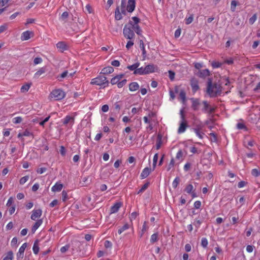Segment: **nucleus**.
Returning a JSON list of instances; mask_svg holds the SVG:
<instances>
[{
    "instance_id": "nucleus-31",
    "label": "nucleus",
    "mask_w": 260,
    "mask_h": 260,
    "mask_svg": "<svg viewBox=\"0 0 260 260\" xmlns=\"http://www.w3.org/2000/svg\"><path fill=\"white\" fill-rule=\"evenodd\" d=\"M144 67L138 68L137 70L134 72L135 75H146Z\"/></svg>"
},
{
    "instance_id": "nucleus-7",
    "label": "nucleus",
    "mask_w": 260,
    "mask_h": 260,
    "mask_svg": "<svg viewBox=\"0 0 260 260\" xmlns=\"http://www.w3.org/2000/svg\"><path fill=\"white\" fill-rule=\"evenodd\" d=\"M181 121L180 123L178 129V134H182L184 133L188 127V125L187 123V121L185 119L184 115L183 114L182 111H181Z\"/></svg>"
},
{
    "instance_id": "nucleus-26",
    "label": "nucleus",
    "mask_w": 260,
    "mask_h": 260,
    "mask_svg": "<svg viewBox=\"0 0 260 260\" xmlns=\"http://www.w3.org/2000/svg\"><path fill=\"white\" fill-rule=\"evenodd\" d=\"M63 188V185L61 183H56L51 188L53 192L60 191Z\"/></svg>"
},
{
    "instance_id": "nucleus-14",
    "label": "nucleus",
    "mask_w": 260,
    "mask_h": 260,
    "mask_svg": "<svg viewBox=\"0 0 260 260\" xmlns=\"http://www.w3.org/2000/svg\"><path fill=\"white\" fill-rule=\"evenodd\" d=\"M136 7L135 0H128L126 6V10L128 12H132L135 10Z\"/></svg>"
},
{
    "instance_id": "nucleus-64",
    "label": "nucleus",
    "mask_w": 260,
    "mask_h": 260,
    "mask_svg": "<svg viewBox=\"0 0 260 260\" xmlns=\"http://www.w3.org/2000/svg\"><path fill=\"white\" fill-rule=\"evenodd\" d=\"M111 64L114 67H118L120 66V62L117 60H114L111 62Z\"/></svg>"
},
{
    "instance_id": "nucleus-53",
    "label": "nucleus",
    "mask_w": 260,
    "mask_h": 260,
    "mask_svg": "<svg viewBox=\"0 0 260 260\" xmlns=\"http://www.w3.org/2000/svg\"><path fill=\"white\" fill-rule=\"evenodd\" d=\"M221 63L218 61H213L212 63V66L213 68H218L221 66Z\"/></svg>"
},
{
    "instance_id": "nucleus-11",
    "label": "nucleus",
    "mask_w": 260,
    "mask_h": 260,
    "mask_svg": "<svg viewBox=\"0 0 260 260\" xmlns=\"http://www.w3.org/2000/svg\"><path fill=\"white\" fill-rule=\"evenodd\" d=\"M202 125L201 123L199 124H197V127L193 129V132L195 133L196 136L198 137L200 139L203 138L204 133L201 132V130L202 128Z\"/></svg>"
},
{
    "instance_id": "nucleus-52",
    "label": "nucleus",
    "mask_w": 260,
    "mask_h": 260,
    "mask_svg": "<svg viewBox=\"0 0 260 260\" xmlns=\"http://www.w3.org/2000/svg\"><path fill=\"white\" fill-rule=\"evenodd\" d=\"M158 160V153H156L154 154L153 158V166L154 168L156 167L157 162Z\"/></svg>"
},
{
    "instance_id": "nucleus-44",
    "label": "nucleus",
    "mask_w": 260,
    "mask_h": 260,
    "mask_svg": "<svg viewBox=\"0 0 260 260\" xmlns=\"http://www.w3.org/2000/svg\"><path fill=\"white\" fill-rule=\"evenodd\" d=\"M68 17H69V13L68 12H64L62 13V14L60 17V19L61 21H66V19L68 18Z\"/></svg>"
},
{
    "instance_id": "nucleus-29",
    "label": "nucleus",
    "mask_w": 260,
    "mask_h": 260,
    "mask_svg": "<svg viewBox=\"0 0 260 260\" xmlns=\"http://www.w3.org/2000/svg\"><path fill=\"white\" fill-rule=\"evenodd\" d=\"M179 99L181 101L182 103L186 102V92L184 90H181L180 91Z\"/></svg>"
},
{
    "instance_id": "nucleus-2",
    "label": "nucleus",
    "mask_w": 260,
    "mask_h": 260,
    "mask_svg": "<svg viewBox=\"0 0 260 260\" xmlns=\"http://www.w3.org/2000/svg\"><path fill=\"white\" fill-rule=\"evenodd\" d=\"M221 91V88L219 85L216 83H212L211 80L208 81L207 92L210 97L216 96Z\"/></svg>"
},
{
    "instance_id": "nucleus-48",
    "label": "nucleus",
    "mask_w": 260,
    "mask_h": 260,
    "mask_svg": "<svg viewBox=\"0 0 260 260\" xmlns=\"http://www.w3.org/2000/svg\"><path fill=\"white\" fill-rule=\"evenodd\" d=\"M158 240V235L157 234L155 233L152 234L150 238V242L151 243H154Z\"/></svg>"
},
{
    "instance_id": "nucleus-6",
    "label": "nucleus",
    "mask_w": 260,
    "mask_h": 260,
    "mask_svg": "<svg viewBox=\"0 0 260 260\" xmlns=\"http://www.w3.org/2000/svg\"><path fill=\"white\" fill-rule=\"evenodd\" d=\"M65 96V92L60 89L53 90L50 95V98L55 101L61 100L63 99Z\"/></svg>"
},
{
    "instance_id": "nucleus-27",
    "label": "nucleus",
    "mask_w": 260,
    "mask_h": 260,
    "mask_svg": "<svg viewBox=\"0 0 260 260\" xmlns=\"http://www.w3.org/2000/svg\"><path fill=\"white\" fill-rule=\"evenodd\" d=\"M69 72L68 71H63L60 75H58L56 77L59 81H62L63 79L65 78H68Z\"/></svg>"
},
{
    "instance_id": "nucleus-28",
    "label": "nucleus",
    "mask_w": 260,
    "mask_h": 260,
    "mask_svg": "<svg viewBox=\"0 0 260 260\" xmlns=\"http://www.w3.org/2000/svg\"><path fill=\"white\" fill-rule=\"evenodd\" d=\"M32 134L29 132L27 129H25L23 132L21 133H19L18 135V137H29V136H32Z\"/></svg>"
},
{
    "instance_id": "nucleus-39",
    "label": "nucleus",
    "mask_w": 260,
    "mask_h": 260,
    "mask_svg": "<svg viewBox=\"0 0 260 260\" xmlns=\"http://www.w3.org/2000/svg\"><path fill=\"white\" fill-rule=\"evenodd\" d=\"M180 182V178L178 177H176L172 182V187L174 188H176Z\"/></svg>"
},
{
    "instance_id": "nucleus-34",
    "label": "nucleus",
    "mask_w": 260,
    "mask_h": 260,
    "mask_svg": "<svg viewBox=\"0 0 260 260\" xmlns=\"http://www.w3.org/2000/svg\"><path fill=\"white\" fill-rule=\"evenodd\" d=\"M13 253L12 251H9L7 252L6 256L3 259V260H13Z\"/></svg>"
},
{
    "instance_id": "nucleus-16",
    "label": "nucleus",
    "mask_w": 260,
    "mask_h": 260,
    "mask_svg": "<svg viewBox=\"0 0 260 260\" xmlns=\"http://www.w3.org/2000/svg\"><path fill=\"white\" fill-rule=\"evenodd\" d=\"M191 108L194 111H197L199 109V106L201 104L200 100L198 99H191Z\"/></svg>"
},
{
    "instance_id": "nucleus-50",
    "label": "nucleus",
    "mask_w": 260,
    "mask_h": 260,
    "mask_svg": "<svg viewBox=\"0 0 260 260\" xmlns=\"http://www.w3.org/2000/svg\"><path fill=\"white\" fill-rule=\"evenodd\" d=\"M42 61L43 60L41 57H37L34 59V63L35 65H37L42 63Z\"/></svg>"
},
{
    "instance_id": "nucleus-38",
    "label": "nucleus",
    "mask_w": 260,
    "mask_h": 260,
    "mask_svg": "<svg viewBox=\"0 0 260 260\" xmlns=\"http://www.w3.org/2000/svg\"><path fill=\"white\" fill-rule=\"evenodd\" d=\"M148 229V226L147 225V222L146 221H144L143 224V225H142V230H141V234H140V237H142L144 233Z\"/></svg>"
},
{
    "instance_id": "nucleus-12",
    "label": "nucleus",
    "mask_w": 260,
    "mask_h": 260,
    "mask_svg": "<svg viewBox=\"0 0 260 260\" xmlns=\"http://www.w3.org/2000/svg\"><path fill=\"white\" fill-rule=\"evenodd\" d=\"M42 214V211L41 209H39L37 210H34L32 211L30 218L33 220H36L37 218H39L41 216Z\"/></svg>"
},
{
    "instance_id": "nucleus-33",
    "label": "nucleus",
    "mask_w": 260,
    "mask_h": 260,
    "mask_svg": "<svg viewBox=\"0 0 260 260\" xmlns=\"http://www.w3.org/2000/svg\"><path fill=\"white\" fill-rule=\"evenodd\" d=\"M40 248L39 247L38 241H36L32 247V250L35 254H37L39 252Z\"/></svg>"
},
{
    "instance_id": "nucleus-9",
    "label": "nucleus",
    "mask_w": 260,
    "mask_h": 260,
    "mask_svg": "<svg viewBox=\"0 0 260 260\" xmlns=\"http://www.w3.org/2000/svg\"><path fill=\"white\" fill-rule=\"evenodd\" d=\"M122 206V202H119L114 203V204L110 208V214H112L117 213Z\"/></svg>"
},
{
    "instance_id": "nucleus-45",
    "label": "nucleus",
    "mask_w": 260,
    "mask_h": 260,
    "mask_svg": "<svg viewBox=\"0 0 260 260\" xmlns=\"http://www.w3.org/2000/svg\"><path fill=\"white\" fill-rule=\"evenodd\" d=\"M208 244V241L207 238H202L201 240V245L204 248H206Z\"/></svg>"
},
{
    "instance_id": "nucleus-10",
    "label": "nucleus",
    "mask_w": 260,
    "mask_h": 260,
    "mask_svg": "<svg viewBox=\"0 0 260 260\" xmlns=\"http://www.w3.org/2000/svg\"><path fill=\"white\" fill-rule=\"evenodd\" d=\"M56 46L58 51L61 52H63L64 51L68 49V46L63 41L58 42Z\"/></svg>"
},
{
    "instance_id": "nucleus-55",
    "label": "nucleus",
    "mask_w": 260,
    "mask_h": 260,
    "mask_svg": "<svg viewBox=\"0 0 260 260\" xmlns=\"http://www.w3.org/2000/svg\"><path fill=\"white\" fill-rule=\"evenodd\" d=\"M237 5V2L235 1H232L231 2V9L232 11H235L236 7Z\"/></svg>"
},
{
    "instance_id": "nucleus-42",
    "label": "nucleus",
    "mask_w": 260,
    "mask_h": 260,
    "mask_svg": "<svg viewBox=\"0 0 260 260\" xmlns=\"http://www.w3.org/2000/svg\"><path fill=\"white\" fill-rule=\"evenodd\" d=\"M175 166V161H174V159L173 158H172L170 161V163L169 164L168 167H167V170L168 171H169L171 169H172Z\"/></svg>"
},
{
    "instance_id": "nucleus-59",
    "label": "nucleus",
    "mask_w": 260,
    "mask_h": 260,
    "mask_svg": "<svg viewBox=\"0 0 260 260\" xmlns=\"http://www.w3.org/2000/svg\"><path fill=\"white\" fill-rule=\"evenodd\" d=\"M112 246V244L110 241H109L108 240L105 241V242L104 243V246L106 248H111Z\"/></svg>"
},
{
    "instance_id": "nucleus-35",
    "label": "nucleus",
    "mask_w": 260,
    "mask_h": 260,
    "mask_svg": "<svg viewBox=\"0 0 260 260\" xmlns=\"http://www.w3.org/2000/svg\"><path fill=\"white\" fill-rule=\"evenodd\" d=\"M129 228V224L128 223H125L123 226L119 228L118 230V233L120 235L122 233H123L125 230L128 229Z\"/></svg>"
},
{
    "instance_id": "nucleus-23",
    "label": "nucleus",
    "mask_w": 260,
    "mask_h": 260,
    "mask_svg": "<svg viewBox=\"0 0 260 260\" xmlns=\"http://www.w3.org/2000/svg\"><path fill=\"white\" fill-rule=\"evenodd\" d=\"M140 86L139 84L136 82H133L129 84V90L131 91H135L138 90Z\"/></svg>"
},
{
    "instance_id": "nucleus-5",
    "label": "nucleus",
    "mask_w": 260,
    "mask_h": 260,
    "mask_svg": "<svg viewBox=\"0 0 260 260\" xmlns=\"http://www.w3.org/2000/svg\"><path fill=\"white\" fill-rule=\"evenodd\" d=\"M125 4L126 2L125 0H121V4L120 6V12L119 7H117L115 10V19L117 20H120L122 18V14L126 15V8H125Z\"/></svg>"
},
{
    "instance_id": "nucleus-43",
    "label": "nucleus",
    "mask_w": 260,
    "mask_h": 260,
    "mask_svg": "<svg viewBox=\"0 0 260 260\" xmlns=\"http://www.w3.org/2000/svg\"><path fill=\"white\" fill-rule=\"evenodd\" d=\"M22 121V118L21 117L18 116L14 117L12 119V122L14 124H18L21 123Z\"/></svg>"
},
{
    "instance_id": "nucleus-22",
    "label": "nucleus",
    "mask_w": 260,
    "mask_h": 260,
    "mask_svg": "<svg viewBox=\"0 0 260 260\" xmlns=\"http://www.w3.org/2000/svg\"><path fill=\"white\" fill-rule=\"evenodd\" d=\"M114 72V69L113 67L111 66H108L105 68H104L101 72L100 74H109Z\"/></svg>"
},
{
    "instance_id": "nucleus-62",
    "label": "nucleus",
    "mask_w": 260,
    "mask_h": 260,
    "mask_svg": "<svg viewBox=\"0 0 260 260\" xmlns=\"http://www.w3.org/2000/svg\"><path fill=\"white\" fill-rule=\"evenodd\" d=\"M237 127L239 129H242L246 128V126L243 123H238L237 124Z\"/></svg>"
},
{
    "instance_id": "nucleus-19",
    "label": "nucleus",
    "mask_w": 260,
    "mask_h": 260,
    "mask_svg": "<svg viewBox=\"0 0 260 260\" xmlns=\"http://www.w3.org/2000/svg\"><path fill=\"white\" fill-rule=\"evenodd\" d=\"M46 72V68L42 67L39 69L38 71H37L34 75V78L36 79L39 78L41 75L44 74Z\"/></svg>"
},
{
    "instance_id": "nucleus-37",
    "label": "nucleus",
    "mask_w": 260,
    "mask_h": 260,
    "mask_svg": "<svg viewBox=\"0 0 260 260\" xmlns=\"http://www.w3.org/2000/svg\"><path fill=\"white\" fill-rule=\"evenodd\" d=\"M203 104L204 105L203 111L204 112H207L211 106L209 105L208 102L206 101H204L203 102Z\"/></svg>"
},
{
    "instance_id": "nucleus-41",
    "label": "nucleus",
    "mask_w": 260,
    "mask_h": 260,
    "mask_svg": "<svg viewBox=\"0 0 260 260\" xmlns=\"http://www.w3.org/2000/svg\"><path fill=\"white\" fill-rule=\"evenodd\" d=\"M183 152L182 150L180 149L177 153L176 155V158L180 161L182 160Z\"/></svg>"
},
{
    "instance_id": "nucleus-21",
    "label": "nucleus",
    "mask_w": 260,
    "mask_h": 260,
    "mask_svg": "<svg viewBox=\"0 0 260 260\" xmlns=\"http://www.w3.org/2000/svg\"><path fill=\"white\" fill-rule=\"evenodd\" d=\"M32 34V32L27 30L22 32L21 39L22 41H26L30 38V35Z\"/></svg>"
},
{
    "instance_id": "nucleus-57",
    "label": "nucleus",
    "mask_w": 260,
    "mask_h": 260,
    "mask_svg": "<svg viewBox=\"0 0 260 260\" xmlns=\"http://www.w3.org/2000/svg\"><path fill=\"white\" fill-rule=\"evenodd\" d=\"M138 213L137 212H132L131 214L130 217H129L130 220L132 221L133 220L135 219L136 218V217L138 216Z\"/></svg>"
},
{
    "instance_id": "nucleus-25",
    "label": "nucleus",
    "mask_w": 260,
    "mask_h": 260,
    "mask_svg": "<svg viewBox=\"0 0 260 260\" xmlns=\"http://www.w3.org/2000/svg\"><path fill=\"white\" fill-rule=\"evenodd\" d=\"M43 220L42 219L38 220L34 224V225L31 228V232L34 234L35 233L36 230L39 228V227L42 224Z\"/></svg>"
},
{
    "instance_id": "nucleus-60",
    "label": "nucleus",
    "mask_w": 260,
    "mask_h": 260,
    "mask_svg": "<svg viewBox=\"0 0 260 260\" xmlns=\"http://www.w3.org/2000/svg\"><path fill=\"white\" fill-rule=\"evenodd\" d=\"M8 28L7 24H4L0 26V34Z\"/></svg>"
},
{
    "instance_id": "nucleus-17",
    "label": "nucleus",
    "mask_w": 260,
    "mask_h": 260,
    "mask_svg": "<svg viewBox=\"0 0 260 260\" xmlns=\"http://www.w3.org/2000/svg\"><path fill=\"white\" fill-rule=\"evenodd\" d=\"M151 172V169L150 168L146 167L144 168L141 173L140 177L141 179L146 178L148 176Z\"/></svg>"
},
{
    "instance_id": "nucleus-8",
    "label": "nucleus",
    "mask_w": 260,
    "mask_h": 260,
    "mask_svg": "<svg viewBox=\"0 0 260 260\" xmlns=\"http://www.w3.org/2000/svg\"><path fill=\"white\" fill-rule=\"evenodd\" d=\"M27 247L26 243H23L19 248L18 252L16 254L17 260H21L24 257L25 249Z\"/></svg>"
},
{
    "instance_id": "nucleus-63",
    "label": "nucleus",
    "mask_w": 260,
    "mask_h": 260,
    "mask_svg": "<svg viewBox=\"0 0 260 260\" xmlns=\"http://www.w3.org/2000/svg\"><path fill=\"white\" fill-rule=\"evenodd\" d=\"M116 113H112L111 114V116H110L109 118V122H113L115 121V118L114 117V116H116Z\"/></svg>"
},
{
    "instance_id": "nucleus-46",
    "label": "nucleus",
    "mask_w": 260,
    "mask_h": 260,
    "mask_svg": "<svg viewBox=\"0 0 260 260\" xmlns=\"http://www.w3.org/2000/svg\"><path fill=\"white\" fill-rule=\"evenodd\" d=\"M128 40L129 41L127 42L126 45V48L127 50L129 49L134 44V39Z\"/></svg>"
},
{
    "instance_id": "nucleus-30",
    "label": "nucleus",
    "mask_w": 260,
    "mask_h": 260,
    "mask_svg": "<svg viewBox=\"0 0 260 260\" xmlns=\"http://www.w3.org/2000/svg\"><path fill=\"white\" fill-rule=\"evenodd\" d=\"M140 62H137L132 65L128 66L127 67V68L131 71H134V72H135V71L137 70L138 68L140 66Z\"/></svg>"
},
{
    "instance_id": "nucleus-61",
    "label": "nucleus",
    "mask_w": 260,
    "mask_h": 260,
    "mask_svg": "<svg viewBox=\"0 0 260 260\" xmlns=\"http://www.w3.org/2000/svg\"><path fill=\"white\" fill-rule=\"evenodd\" d=\"M251 174L255 177H257L259 175V172L256 169H254L251 171Z\"/></svg>"
},
{
    "instance_id": "nucleus-47",
    "label": "nucleus",
    "mask_w": 260,
    "mask_h": 260,
    "mask_svg": "<svg viewBox=\"0 0 260 260\" xmlns=\"http://www.w3.org/2000/svg\"><path fill=\"white\" fill-rule=\"evenodd\" d=\"M28 179H29V176H24V177H22L20 179L19 183H20V184L23 185L25 182H26L28 180Z\"/></svg>"
},
{
    "instance_id": "nucleus-13",
    "label": "nucleus",
    "mask_w": 260,
    "mask_h": 260,
    "mask_svg": "<svg viewBox=\"0 0 260 260\" xmlns=\"http://www.w3.org/2000/svg\"><path fill=\"white\" fill-rule=\"evenodd\" d=\"M198 80L193 78L190 80V85L192 88V91L196 92L199 89Z\"/></svg>"
},
{
    "instance_id": "nucleus-15",
    "label": "nucleus",
    "mask_w": 260,
    "mask_h": 260,
    "mask_svg": "<svg viewBox=\"0 0 260 260\" xmlns=\"http://www.w3.org/2000/svg\"><path fill=\"white\" fill-rule=\"evenodd\" d=\"M74 117L69 115L66 116L63 119H62V123L64 125L70 123L72 125L74 123Z\"/></svg>"
},
{
    "instance_id": "nucleus-49",
    "label": "nucleus",
    "mask_w": 260,
    "mask_h": 260,
    "mask_svg": "<svg viewBox=\"0 0 260 260\" xmlns=\"http://www.w3.org/2000/svg\"><path fill=\"white\" fill-rule=\"evenodd\" d=\"M62 200L63 202H66L68 199V195L65 190L62 191Z\"/></svg>"
},
{
    "instance_id": "nucleus-58",
    "label": "nucleus",
    "mask_w": 260,
    "mask_h": 260,
    "mask_svg": "<svg viewBox=\"0 0 260 260\" xmlns=\"http://www.w3.org/2000/svg\"><path fill=\"white\" fill-rule=\"evenodd\" d=\"M256 20V14H254L249 19V22L250 24H253Z\"/></svg>"
},
{
    "instance_id": "nucleus-51",
    "label": "nucleus",
    "mask_w": 260,
    "mask_h": 260,
    "mask_svg": "<svg viewBox=\"0 0 260 260\" xmlns=\"http://www.w3.org/2000/svg\"><path fill=\"white\" fill-rule=\"evenodd\" d=\"M140 46L141 49L142 50V54L143 55H145L146 54V50L145 49V46L144 43L142 40H140Z\"/></svg>"
},
{
    "instance_id": "nucleus-36",
    "label": "nucleus",
    "mask_w": 260,
    "mask_h": 260,
    "mask_svg": "<svg viewBox=\"0 0 260 260\" xmlns=\"http://www.w3.org/2000/svg\"><path fill=\"white\" fill-rule=\"evenodd\" d=\"M30 84H26L22 86L20 89V91L21 92H27L30 87Z\"/></svg>"
},
{
    "instance_id": "nucleus-56",
    "label": "nucleus",
    "mask_w": 260,
    "mask_h": 260,
    "mask_svg": "<svg viewBox=\"0 0 260 260\" xmlns=\"http://www.w3.org/2000/svg\"><path fill=\"white\" fill-rule=\"evenodd\" d=\"M193 19V16L192 15H190L189 17L186 18L185 19V23L186 24H190L192 22Z\"/></svg>"
},
{
    "instance_id": "nucleus-18",
    "label": "nucleus",
    "mask_w": 260,
    "mask_h": 260,
    "mask_svg": "<svg viewBox=\"0 0 260 260\" xmlns=\"http://www.w3.org/2000/svg\"><path fill=\"white\" fill-rule=\"evenodd\" d=\"M185 191L187 193L191 194L193 198L196 197V194L194 192V187L191 184H189L186 186Z\"/></svg>"
},
{
    "instance_id": "nucleus-20",
    "label": "nucleus",
    "mask_w": 260,
    "mask_h": 260,
    "mask_svg": "<svg viewBox=\"0 0 260 260\" xmlns=\"http://www.w3.org/2000/svg\"><path fill=\"white\" fill-rule=\"evenodd\" d=\"M145 70V74H149L155 72V66L153 64H148L144 67Z\"/></svg>"
},
{
    "instance_id": "nucleus-32",
    "label": "nucleus",
    "mask_w": 260,
    "mask_h": 260,
    "mask_svg": "<svg viewBox=\"0 0 260 260\" xmlns=\"http://www.w3.org/2000/svg\"><path fill=\"white\" fill-rule=\"evenodd\" d=\"M162 144V139L161 136L160 135H158L157 136L156 143V149L158 150L160 149Z\"/></svg>"
},
{
    "instance_id": "nucleus-1",
    "label": "nucleus",
    "mask_w": 260,
    "mask_h": 260,
    "mask_svg": "<svg viewBox=\"0 0 260 260\" xmlns=\"http://www.w3.org/2000/svg\"><path fill=\"white\" fill-rule=\"evenodd\" d=\"M140 19L137 17H132L131 20L126 24L123 29L124 37L127 39H133L135 38V32L138 35H142V29L139 23Z\"/></svg>"
},
{
    "instance_id": "nucleus-24",
    "label": "nucleus",
    "mask_w": 260,
    "mask_h": 260,
    "mask_svg": "<svg viewBox=\"0 0 260 260\" xmlns=\"http://www.w3.org/2000/svg\"><path fill=\"white\" fill-rule=\"evenodd\" d=\"M210 75V71L208 69L200 70L198 76L201 78H205Z\"/></svg>"
},
{
    "instance_id": "nucleus-3",
    "label": "nucleus",
    "mask_w": 260,
    "mask_h": 260,
    "mask_svg": "<svg viewBox=\"0 0 260 260\" xmlns=\"http://www.w3.org/2000/svg\"><path fill=\"white\" fill-rule=\"evenodd\" d=\"M90 84L99 86L100 88H104L108 86L109 81L105 76L100 74L91 80Z\"/></svg>"
},
{
    "instance_id": "nucleus-40",
    "label": "nucleus",
    "mask_w": 260,
    "mask_h": 260,
    "mask_svg": "<svg viewBox=\"0 0 260 260\" xmlns=\"http://www.w3.org/2000/svg\"><path fill=\"white\" fill-rule=\"evenodd\" d=\"M149 183L147 182L145 183L141 188V189L138 191V194L141 193L143 192L144 191H145L149 186Z\"/></svg>"
},
{
    "instance_id": "nucleus-54",
    "label": "nucleus",
    "mask_w": 260,
    "mask_h": 260,
    "mask_svg": "<svg viewBox=\"0 0 260 260\" xmlns=\"http://www.w3.org/2000/svg\"><path fill=\"white\" fill-rule=\"evenodd\" d=\"M12 0H0V7H4Z\"/></svg>"
},
{
    "instance_id": "nucleus-4",
    "label": "nucleus",
    "mask_w": 260,
    "mask_h": 260,
    "mask_svg": "<svg viewBox=\"0 0 260 260\" xmlns=\"http://www.w3.org/2000/svg\"><path fill=\"white\" fill-rule=\"evenodd\" d=\"M124 76V74H120L114 76L111 79V84L112 85L117 84L118 88H122L127 82L126 79H124L122 80Z\"/></svg>"
}]
</instances>
